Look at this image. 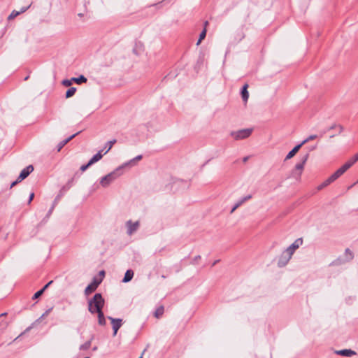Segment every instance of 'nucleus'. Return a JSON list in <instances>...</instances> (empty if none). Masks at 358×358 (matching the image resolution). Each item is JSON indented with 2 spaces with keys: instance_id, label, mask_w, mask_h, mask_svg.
<instances>
[{
  "instance_id": "obj_23",
  "label": "nucleus",
  "mask_w": 358,
  "mask_h": 358,
  "mask_svg": "<svg viewBox=\"0 0 358 358\" xmlns=\"http://www.w3.org/2000/svg\"><path fill=\"white\" fill-rule=\"evenodd\" d=\"M357 161H358V152L345 164H348L350 169Z\"/></svg>"
},
{
  "instance_id": "obj_19",
  "label": "nucleus",
  "mask_w": 358,
  "mask_h": 358,
  "mask_svg": "<svg viewBox=\"0 0 358 358\" xmlns=\"http://www.w3.org/2000/svg\"><path fill=\"white\" fill-rule=\"evenodd\" d=\"M349 169L348 164H343L341 168H339L335 173L336 175L338 176V178L342 176L348 169Z\"/></svg>"
},
{
  "instance_id": "obj_1",
  "label": "nucleus",
  "mask_w": 358,
  "mask_h": 358,
  "mask_svg": "<svg viewBox=\"0 0 358 358\" xmlns=\"http://www.w3.org/2000/svg\"><path fill=\"white\" fill-rule=\"evenodd\" d=\"M104 306V299L102 295L99 293H96L94 296L88 301V310L92 313L94 314L102 311V308Z\"/></svg>"
},
{
  "instance_id": "obj_27",
  "label": "nucleus",
  "mask_w": 358,
  "mask_h": 358,
  "mask_svg": "<svg viewBox=\"0 0 358 358\" xmlns=\"http://www.w3.org/2000/svg\"><path fill=\"white\" fill-rule=\"evenodd\" d=\"M331 182L329 180V179L327 178L324 182H323L321 185H320L318 187H317V189L318 190H321L324 187L328 186L329 184H331Z\"/></svg>"
},
{
  "instance_id": "obj_12",
  "label": "nucleus",
  "mask_w": 358,
  "mask_h": 358,
  "mask_svg": "<svg viewBox=\"0 0 358 358\" xmlns=\"http://www.w3.org/2000/svg\"><path fill=\"white\" fill-rule=\"evenodd\" d=\"M301 146H302L301 143L296 145L290 152H289V153L287 155L285 159L288 160V159H290L291 158H292L299 152V150H300Z\"/></svg>"
},
{
  "instance_id": "obj_7",
  "label": "nucleus",
  "mask_w": 358,
  "mask_h": 358,
  "mask_svg": "<svg viewBox=\"0 0 358 358\" xmlns=\"http://www.w3.org/2000/svg\"><path fill=\"white\" fill-rule=\"evenodd\" d=\"M303 240L301 238L296 239L291 245H289L285 251L292 256L295 250L299 248L302 244Z\"/></svg>"
},
{
  "instance_id": "obj_25",
  "label": "nucleus",
  "mask_w": 358,
  "mask_h": 358,
  "mask_svg": "<svg viewBox=\"0 0 358 358\" xmlns=\"http://www.w3.org/2000/svg\"><path fill=\"white\" fill-rule=\"evenodd\" d=\"M164 307L162 306H159L155 312V316L157 317V318H159L160 317L163 313H164Z\"/></svg>"
},
{
  "instance_id": "obj_29",
  "label": "nucleus",
  "mask_w": 358,
  "mask_h": 358,
  "mask_svg": "<svg viewBox=\"0 0 358 358\" xmlns=\"http://www.w3.org/2000/svg\"><path fill=\"white\" fill-rule=\"evenodd\" d=\"M90 346H91V341H89L85 343L84 344L81 345L80 347V349L83 350H85L89 349L90 348Z\"/></svg>"
},
{
  "instance_id": "obj_16",
  "label": "nucleus",
  "mask_w": 358,
  "mask_h": 358,
  "mask_svg": "<svg viewBox=\"0 0 358 358\" xmlns=\"http://www.w3.org/2000/svg\"><path fill=\"white\" fill-rule=\"evenodd\" d=\"M102 150L99 151L96 155H94L92 159L89 161L90 164L92 165L96 162L99 161L102 157L103 154L101 153Z\"/></svg>"
},
{
  "instance_id": "obj_42",
  "label": "nucleus",
  "mask_w": 358,
  "mask_h": 358,
  "mask_svg": "<svg viewBox=\"0 0 358 358\" xmlns=\"http://www.w3.org/2000/svg\"><path fill=\"white\" fill-rule=\"evenodd\" d=\"M200 258H201V257H200V256H196V257H195V258L194 259V262H196V261H197V260H199Z\"/></svg>"
},
{
  "instance_id": "obj_13",
  "label": "nucleus",
  "mask_w": 358,
  "mask_h": 358,
  "mask_svg": "<svg viewBox=\"0 0 358 358\" xmlns=\"http://www.w3.org/2000/svg\"><path fill=\"white\" fill-rule=\"evenodd\" d=\"M248 84H245L243 86V88H242V90H241V97H242V99L243 101L246 103L248 100V98H249V93H248Z\"/></svg>"
},
{
  "instance_id": "obj_26",
  "label": "nucleus",
  "mask_w": 358,
  "mask_h": 358,
  "mask_svg": "<svg viewBox=\"0 0 358 358\" xmlns=\"http://www.w3.org/2000/svg\"><path fill=\"white\" fill-rule=\"evenodd\" d=\"M206 35V29L204 28V29L201 31V33L199 35V38L196 43L197 45H199L201 43V42L202 41V40H203L205 38Z\"/></svg>"
},
{
  "instance_id": "obj_47",
  "label": "nucleus",
  "mask_w": 358,
  "mask_h": 358,
  "mask_svg": "<svg viewBox=\"0 0 358 358\" xmlns=\"http://www.w3.org/2000/svg\"><path fill=\"white\" fill-rule=\"evenodd\" d=\"M93 350H96V347H94V348H93Z\"/></svg>"
},
{
  "instance_id": "obj_18",
  "label": "nucleus",
  "mask_w": 358,
  "mask_h": 358,
  "mask_svg": "<svg viewBox=\"0 0 358 358\" xmlns=\"http://www.w3.org/2000/svg\"><path fill=\"white\" fill-rule=\"evenodd\" d=\"M79 134V132L75 134H73L72 136H71L70 137H69L68 138L61 141L59 144H58V151H59L66 143H68L71 139H73L76 135H78Z\"/></svg>"
},
{
  "instance_id": "obj_3",
  "label": "nucleus",
  "mask_w": 358,
  "mask_h": 358,
  "mask_svg": "<svg viewBox=\"0 0 358 358\" xmlns=\"http://www.w3.org/2000/svg\"><path fill=\"white\" fill-rule=\"evenodd\" d=\"M309 155L306 154L302 158L301 161L295 165L294 169L292 171V176L296 180H299L302 174L304 165L308 159Z\"/></svg>"
},
{
  "instance_id": "obj_11",
  "label": "nucleus",
  "mask_w": 358,
  "mask_h": 358,
  "mask_svg": "<svg viewBox=\"0 0 358 358\" xmlns=\"http://www.w3.org/2000/svg\"><path fill=\"white\" fill-rule=\"evenodd\" d=\"M336 353L338 355L351 357L356 355V352L350 349H345L341 350L336 351Z\"/></svg>"
},
{
  "instance_id": "obj_35",
  "label": "nucleus",
  "mask_w": 358,
  "mask_h": 358,
  "mask_svg": "<svg viewBox=\"0 0 358 358\" xmlns=\"http://www.w3.org/2000/svg\"><path fill=\"white\" fill-rule=\"evenodd\" d=\"M242 204H241V202H240L239 201L234 205V206L232 208L231 210V213H233L239 206H241Z\"/></svg>"
},
{
  "instance_id": "obj_48",
  "label": "nucleus",
  "mask_w": 358,
  "mask_h": 358,
  "mask_svg": "<svg viewBox=\"0 0 358 358\" xmlns=\"http://www.w3.org/2000/svg\"><path fill=\"white\" fill-rule=\"evenodd\" d=\"M85 358H89V357H85Z\"/></svg>"
},
{
  "instance_id": "obj_39",
  "label": "nucleus",
  "mask_w": 358,
  "mask_h": 358,
  "mask_svg": "<svg viewBox=\"0 0 358 358\" xmlns=\"http://www.w3.org/2000/svg\"><path fill=\"white\" fill-rule=\"evenodd\" d=\"M20 181H18V178L14 181L13 182L11 183L10 185V188L13 187L15 185H16L18 182H20Z\"/></svg>"
},
{
  "instance_id": "obj_43",
  "label": "nucleus",
  "mask_w": 358,
  "mask_h": 358,
  "mask_svg": "<svg viewBox=\"0 0 358 358\" xmlns=\"http://www.w3.org/2000/svg\"><path fill=\"white\" fill-rule=\"evenodd\" d=\"M339 130L341 132L343 130V127L341 125H339Z\"/></svg>"
},
{
  "instance_id": "obj_15",
  "label": "nucleus",
  "mask_w": 358,
  "mask_h": 358,
  "mask_svg": "<svg viewBox=\"0 0 358 358\" xmlns=\"http://www.w3.org/2000/svg\"><path fill=\"white\" fill-rule=\"evenodd\" d=\"M30 6H31V3H29L27 6L22 8L20 11L13 10L9 15L8 19H13V18L17 17L20 13L25 12Z\"/></svg>"
},
{
  "instance_id": "obj_22",
  "label": "nucleus",
  "mask_w": 358,
  "mask_h": 358,
  "mask_svg": "<svg viewBox=\"0 0 358 358\" xmlns=\"http://www.w3.org/2000/svg\"><path fill=\"white\" fill-rule=\"evenodd\" d=\"M116 143V140L113 139L111 141H109L106 144L105 148H107L103 155L106 154L109 150L112 148L113 145Z\"/></svg>"
},
{
  "instance_id": "obj_45",
  "label": "nucleus",
  "mask_w": 358,
  "mask_h": 358,
  "mask_svg": "<svg viewBox=\"0 0 358 358\" xmlns=\"http://www.w3.org/2000/svg\"><path fill=\"white\" fill-rule=\"evenodd\" d=\"M100 274H101V275H104V271H101L100 272Z\"/></svg>"
},
{
  "instance_id": "obj_20",
  "label": "nucleus",
  "mask_w": 358,
  "mask_h": 358,
  "mask_svg": "<svg viewBox=\"0 0 358 358\" xmlns=\"http://www.w3.org/2000/svg\"><path fill=\"white\" fill-rule=\"evenodd\" d=\"M98 315V323L99 325L103 326L106 324V318L103 311L96 313Z\"/></svg>"
},
{
  "instance_id": "obj_10",
  "label": "nucleus",
  "mask_w": 358,
  "mask_h": 358,
  "mask_svg": "<svg viewBox=\"0 0 358 358\" xmlns=\"http://www.w3.org/2000/svg\"><path fill=\"white\" fill-rule=\"evenodd\" d=\"M101 281H99L96 279L94 280V281L90 283L85 289V295H89L92 292H94L96 288L98 287L99 285L100 284Z\"/></svg>"
},
{
  "instance_id": "obj_17",
  "label": "nucleus",
  "mask_w": 358,
  "mask_h": 358,
  "mask_svg": "<svg viewBox=\"0 0 358 358\" xmlns=\"http://www.w3.org/2000/svg\"><path fill=\"white\" fill-rule=\"evenodd\" d=\"M133 276H134V271L131 269L127 270L124 274V277L122 280V282H129L133 278Z\"/></svg>"
},
{
  "instance_id": "obj_9",
  "label": "nucleus",
  "mask_w": 358,
  "mask_h": 358,
  "mask_svg": "<svg viewBox=\"0 0 358 358\" xmlns=\"http://www.w3.org/2000/svg\"><path fill=\"white\" fill-rule=\"evenodd\" d=\"M34 171V167L32 165H29L26 168H24L18 176V181H22L25 179L32 171Z\"/></svg>"
},
{
  "instance_id": "obj_44",
  "label": "nucleus",
  "mask_w": 358,
  "mask_h": 358,
  "mask_svg": "<svg viewBox=\"0 0 358 358\" xmlns=\"http://www.w3.org/2000/svg\"><path fill=\"white\" fill-rule=\"evenodd\" d=\"M208 22L206 21L205 23H204L205 27L208 25Z\"/></svg>"
},
{
  "instance_id": "obj_33",
  "label": "nucleus",
  "mask_w": 358,
  "mask_h": 358,
  "mask_svg": "<svg viewBox=\"0 0 358 358\" xmlns=\"http://www.w3.org/2000/svg\"><path fill=\"white\" fill-rule=\"evenodd\" d=\"M142 159V156L141 155H138L136 156L134 159H131L129 163H127L125 164H124V167L129 164H131L132 162H134V161H138V160H141Z\"/></svg>"
},
{
  "instance_id": "obj_36",
  "label": "nucleus",
  "mask_w": 358,
  "mask_h": 358,
  "mask_svg": "<svg viewBox=\"0 0 358 358\" xmlns=\"http://www.w3.org/2000/svg\"><path fill=\"white\" fill-rule=\"evenodd\" d=\"M251 197H252L251 195H248V196L243 197V199H241L239 201L241 202V204H243L244 202L249 200Z\"/></svg>"
},
{
  "instance_id": "obj_32",
  "label": "nucleus",
  "mask_w": 358,
  "mask_h": 358,
  "mask_svg": "<svg viewBox=\"0 0 358 358\" xmlns=\"http://www.w3.org/2000/svg\"><path fill=\"white\" fill-rule=\"evenodd\" d=\"M43 293V290L40 289L39 291L36 292L34 295L33 296V299H36L41 296Z\"/></svg>"
},
{
  "instance_id": "obj_2",
  "label": "nucleus",
  "mask_w": 358,
  "mask_h": 358,
  "mask_svg": "<svg viewBox=\"0 0 358 358\" xmlns=\"http://www.w3.org/2000/svg\"><path fill=\"white\" fill-rule=\"evenodd\" d=\"M123 168L124 166H119L113 171L102 177L100 180V185L103 187H108L110 183H112L114 180H115L118 177H120L122 175L121 170Z\"/></svg>"
},
{
  "instance_id": "obj_8",
  "label": "nucleus",
  "mask_w": 358,
  "mask_h": 358,
  "mask_svg": "<svg viewBox=\"0 0 358 358\" xmlns=\"http://www.w3.org/2000/svg\"><path fill=\"white\" fill-rule=\"evenodd\" d=\"M291 257V255L286 251H284L278 259V266L281 267L285 266L288 263Z\"/></svg>"
},
{
  "instance_id": "obj_34",
  "label": "nucleus",
  "mask_w": 358,
  "mask_h": 358,
  "mask_svg": "<svg viewBox=\"0 0 358 358\" xmlns=\"http://www.w3.org/2000/svg\"><path fill=\"white\" fill-rule=\"evenodd\" d=\"M338 178V176L336 175V173H333L330 177L328 178L329 180L332 182Z\"/></svg>"
},
{
  "instance_id": "obj_21",
  "label": "nucleus",
  "mask_w": 358,
  "mask_h": 358,
  "mask_svg": "<svg viewBox=\"0 0 358 358\" xmlns=\"http://www.w3.org/2000/svg\"><path fill=\"white\" fill-rule=\"evenodd\" d=\"M72 79L73 82H75L79 85L83 83H86L87 80V78L83 75L80 76L78 78H73Z\"/></svg>"
},
{
  "instance_id": "obj_49",
  "label": "nucleus",
  "mask_w": 358,
  "mask_h": 358,
  "mask_svg": "<svg viewBox=\"0 0 358 358\" xmlns=\"http://www.w3.org/2000/svg\"><path fill=\"white\" fill-rule=\"evenodd\" d=\"M140 358H142V357H141Z\"/></svg>"
},
{
  "instance_id": "obj_46",
  "label": "nucleus",
  "mask_w": 358,
  "mask_h": 358,
  "mask_svg": "<svg viewBox=\"0 0 358 358\" xmlns=\"http://www.w3.org/2000/svg\"><path fill=\"white\" fill-rule=\"evenodd\" d=\"M217 262H218V261H215V262H213V266H215Z\"/></svg>"
},
{
  "instance_id": "obj_5",
  "label": "nucleus",
  "mask_w": 358,
  "mask_h": 358,
  "mask_svg": "<svg viewBox=\"0 0 358 358\" xmlns=\"http://www.w3.org/2000/svg\"><path fill=\"white\" fill-rule=\"evenodd\" d=\"M140 222L139 221H136L133 222L131 220H129L126 222V227H127V233L128 235L131 236L134 232H136L138 229L139 228Z\"/></svg>"
},
{
  "instance_id": "obj_37",
  "label": "nucleus",
  "mask_w": 358,
  "mask_h": 358,
  "mask_svg": "<svg viewBox=\"0 0 358 358\" xmlns=\"http://www.w3.org/2000/svg\"><path fill=\"white\" fill-rule=\"evenodd\" d=\"M91 166V164H90V162H88L87 164L81 166V167H80V170H81L82 171H86V170L87 169V168H88L89 166Z\"/></svg>"
},
{
  "instance_id": "obj_40",
  "label": "nucleus",
  "mask_w": 358,
  "mask_h": 358,
  "mask_svg": "<svg viewBox=\"0 0 358 358\" xmlns=\"http://www.w3.org/2000/svg\"><path fill=\"white\" fill-rule=\"evenodd\" d=\"M34 197V193H31L29 196V201H28V203H30L31 202V201L33 200Z\"/></svg>"
},
{
  "instance_id": "obj_14",
  "label": "nucleus",
  "mask_w": 358,
  "mask_h": 358,
  "mask_svg": "<svg viewBox=\"0 0 358 358\" xmlns=\"http://www.w3.org/2000/svg\"><path fill=\"white\" fill-rule=\"evenodd\" d=\"M353 258V252L349 248H346L343 254V261L348 262L351 261Z\"/></svg>"
},
{
  "instance_id": "obj_4",
  "label": "nucleus",
  "mask_w": 358,
  "mask_h": 358,
  "mask_svg": "<svg viewBox=\"0 0 358 358\" xmlns=\"http://www.w3.org/2000/svg\"><path fill=\"white\" fill-rule=\"evenodd\" d=\"M252 129H244L238 131H231L230 136L235 140H242L249 137L252 134Z\"/></svg>"
},
{
  "instance_id": "obj_28",
  "label": "nucleus",
  "mask_w": 358,
  "mask_h": 358,
  "mask_svg": "<svg viewBox=\"0 0 358 358\" xmlns=\"http://www.w3.org/2000/svg\"><path fill=\"white\" fill-rule=\"evenodd\" d=\"M317 138V135H310L307 138H306L305 140H303L301 143L302 144V145H303L304 144H306V143H308V141H312V140H314Z\"/></svg>"
},
{
  "instance_id": "obj_24",
  "label": "nucleus",
  "mask_w": 358,
  "mask_h": 358,
  "mask_svg": "<svg viewBox=\"0 0 358 358\" xmlns=\"http://www.w3.org/2000/svg\"><path fill=\"white\" fill-rule=\"evenodd\" d=\"M76 92V87L69 88L66 92V98H70V97L73 96L75 94Z\"/></svg>"
},
{
  "instance_id": "obj_38",
  "label": "nucleus",
  "mask_w": 358,
  "mask_h": 358,
  "mask_svg": "<svg viewBox=\"0 0 358 358\" xmlns=\"http://www.w3.org/2000/svg\"><path fill=\"white\" fill-rule=\"evenodd\" d=\"M52 282V281H50L48 283H47L42 289L41 290H43V292L48 287V286Z\"/></svg>"
},
{
  "instance_id": "obj_31",
  "label": "nucleus",
  "mask_w": 358,
  "mask_h": 358,
  "mask_svg": "<svg viewBox=\"0 0 358 358\" xmlns=\"http://www.w3.org/2000/svg\"><path fill=\"white\" fill-rule=\"evenodd\" d=\"M7 315L6 313H2V314H0V318L3 317V316H6ZM7 327V323L6 322H0V327L1 328H6Z\"/></svg>"
},
{
  "instance_id": "obj_6",
  "label": "nucleus",
  "mask_w": 358,
  "mask_h": 358,
  "mask_svg": "<svg viewBox=\"0 0 358 358\" xmlns=\"http://www.w3.org/2000/svg\"><path fill=\"white\" fill-rule=\"evenodd\" d=\"M108 319L111 321L112 327L113 330V336H116L118 329L121 327L122 324V319H115L112 317L108 316Z\"/></svg>"
},
{
  "instance_id": "obj_30",
  "label": "nucleus",
  "mask_w": 358,
  "mask_h": 358,
  "mask_svg": "<svg viewBox=\"0 0 358 358\" xmlns=\"http://www.w3.org/2000/svg\"><path fill=\"white\" fill-rule=\"evenodd\" d=\"M72 83H73V79L71 78V80H67V79L64 80L62 83L64 86L69 87L72 85Z\"/></svg>"
},
{
  "instance_id": "obj_41",
  "label": "nucleus",
  "mask_w": 358,
  "mask_h": 358,
  "mask_svg": "<svg viewBox=\"0 0 358 358\" xmlns=\"http://www.w3.org/2000/svg\"><path fill=\"white\" fill-rule=\"evenodd\" d=\"M50 310H48L45 311V313L44 314H43L42 317H44V316H46L49 314Z\"/></svg>"
}]
</instances>
